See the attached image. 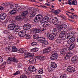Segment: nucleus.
I'll list each match as a JSON object with an SVG mask.
<instances>
[{"label": "nucleus", "mask_w": 78, "mask_h": 78, "mask_svg": "<svg viewBox=\"0 0 78 78\" xmlns=\"http://www.w3.org/2000/svg\"><path fill=\"white\" fill-rule=\"evenodd\" d=\"M34 20L35 22H40L42 24V25L44 28H47V27L50 25L47 22H43L42 21V16L40 14L36 15Z\"/></svg>", "instance_id": "obj_1"}, {"label": "nucleus", "mask_w": 78, "mask_h": 78, "mask_svg": "<svg viewBox=\"0 0 78 78\" xmlns=\"http://www.w3.org/2000/svg\"><path fill=\"white\" fill-rule=\"evenodd\" d=\"M28 12L25 11L22 13L21 15L20 16H17L15 17V19L17 21L22 20H25L27 19V18L26 17V16L28 14Z\"/></svg>", "instance_id": "obj_2"}, {"label": "nucleus", "mask_w": 78, "mask_h": 78, "mask_svg": "<svg viewBox=\"0 0 78 78\" xmlns=\"http://www.w3.org/2000/svg\"><path fill=\"white\" fill-rule=\"evenodd\" d=\"M31 24L30 23H27L23 25V27L24 30H28L31 28Z\"/></svg>", "instance_id": "obj_3"}, {"label": "nucleus", "mask_w": 78, "mask_h": 78, "mask_svg": "<svg viewBox=\"0 0 78 78\" xmlns=\"http://www.w3.org/2000/svg\"><path fill=\"white\" fill-rule=\"evenodd\" d=\"M34 54L33 53H25L24 55L26 57H28V58H34Z\"/></svg>", "instance_id": "obj_4"}, {"label": "nucleus", "mask_w": 78, "mask_h": 78, "mask_svg": "<svg viewBox=\"0 0 78 78\" xmlns=\"http://www.w3.org/2000/svg\"><path fill=\"white\" fill-rule=\"evenodd\" d=\"M51 60H56L58 58V54L55 53L53 54L50 58Z\"/></svg>", "instance_id": "obj_5"}, {"label": "nucleus", "mask_w": 78, "mask_h": 78, "mask_svg": "<svg viewBox=\"0 0 78 78\" xmlns=\"http://www.w3.org/2000/svg\"><path fill=\"white\" fill-rule=\"evenodd\" d=\"M51 22L54 25H58L59 23V21L57 17L53 18Z\"/></svg>", "instance_id": "obj_6"}, {"label": "nucleus", "mask_w": 78, "mask_h": 78, "mask_svg": "<svg viewBox=\"0 0 78 78\" xmlns=\"http://www.w3.org/2000/svg\"><path fill=\"white\" fill-rule=\"evenodd\" d=\"M18 35L20 37H24L25 35H26V31L25 30L20 31L19 32Z\"/></svg>", "instance_id": "obj_7"}, {"label": "nucleus", "mask_w": 78, "mask_h": 78, "mask_svg": "<svg viewBox=\"0 0 78 78\" xmlns=\"http://www.w3.org/2000/svg\"><path fill=\"white\" fill-rule=\"evenodd\" d=\"M60 38L63 39V40H65V39H69L70 38V33H68L67 34L65 35L64 36Z\"/></svg>", "instance_id": "obj_8"}, {"label": "nucleus", "mask_w": 78, "mask_h": 78, "mask_svg": "<svg viewBox=\"0 0 78 78\" xmlns=\"http://www.w3.org/2000/svg\"><path fill=\"white\" fill-rule=\"evenodd\" d=\"M7 17V14L5 13H2L0 15V19L1 20H5Z\"/></svg>", "instance_id": "obj_9"}, {"label": "nucleus", "mask_w": 78, "mask_h": 78, "mask_svg": "<svg viewBox=\"0 0 78 78\" xmlns=\"http://www.w3.org/2000/svg\"><path fill=\"white\" fill-rule=\"evenodd\" d=\"M72 34H70V38L69 39V40L68 41V43H73L75 41V39H76V37H72L71 38V36H72Z\"/></svg>", "instance_id": "obj_10"}, {"label": "nucleus", "mask_w": 78, "mask_h": 78, "mask_svg": "<svg viewBox=\"0 0 78 78\" xmlns=\"http://www.w3.org/2000/svg\"><path fill=\"white\" fill-rule=\"evenodd\" d=\"M16 24H10L8 25V28L9 29V30H14Z\"/></svg>", "instance_id": "obj_11"}, {"label": "nucleus", "mask_w": 78, "mask_h": 78, "mask_svg": "<svg viewBox=\"0 0 78 78\" xmlns=\"http://www.w3.org/2000/svg\"><path fill=\"white\" fill-rule=\"evenodd\" d=\"M78 60V57L77 55H75L73 56L71 59L72 62L74 63H76Z\"/></svg>", "instance_id": "obj_12"}, {"label": "nucleus", "mask_w": 78, "mask_h": 78, "mask_svg": "<svg viewBox=\"0 0 78 78\" xmlns=\"http://www.w3.org/2000/svg\"><path fill=\"white\" fill-rule=\"evenodd\" d=\"M67 70V71L70 72H74L75 71V69L71 66H68Z\"/></svg>", "instance_id": "obj_13"}, {"label": "nucleus", "mask_w": 78, "mask_h": 78, "mask_svg": "<svg viewBox=\"0 0 78 78\" xmlns=\"http://www.w3.org/2000/svg\"><path fill=\"white\" fill-rule=\"evenodd\" d=\"M28 69L30 71L32 72H35L37 70L35 66H30L29 67Z\"/></svg>", "instance_id": "obj_14"}, {"label": "nucleus", "mask_w": 78, "mask_h": 78, "mask_svg": "<svg viewBox=\"0 0 78 78\" xmlns=\"http://www.w3.org/2000/svg\"><path fill=\"white\" fill-rule=\"evenodd\" d=\"M37 40L38 42L44 43L45 41V38L43 37H40L37 39Z\"/></svg>", "instance_id": "obj_15"}, {"label": "nucleus", "mask_w": 78, "mask_h": 78, "mask_svg": "<svg viewBox=\"0 0 78 78\" xmlns=\"http://www.w3.org/2000/svg\"><path fill=\"white\" fill-rule=\"evenodd\" d=\"M36 58L38 60H40L41 61L45 60V56L43 55L37 56H36Z\"/></svg>", "instance_id": "obj_16"}, {"label": "nucleus", "mask_w": 78, "mask_h": 78, "mask_svg": "<svg viewBox=\"0 0 78 78\" xmlns=\"http://www.w3.org/2000/svg\"><path fill=\"white\" fill-rule=\"evenodd\" d=\"M51 50V48H47L44 50L43 52L44 53H49V52H50Z\"/></svg>", "instance_id": "obj_17"}, {"label": "nucleus", "mask_w": 78, "mask_h": 78, "mask_svg": "<svg viewBox=\"0 0 78 78\" xmlns=\"http://www.w3.org/2000/svg\"><path fill=\"white\" fill-rule=\"evenodd\" d=\"M58 29H56V28H54L53 30V34L54 36H56L58 34Z\"/></svg>", "instance_id": "obj_18"}, {"label": "nucleus", "mask_w": 78, "mask_h": 78, "mask_svg": "<svg viewBox=\"0 0 78 78\" xmlns=\"http://www.w3.org/2000/svg\"><path fill=\"white\" fill-rule=\"evenodd\" d=\"M47 37L50 40H53L54 39V36L50 34H47Z\"/></svg>", "instance_id": "obj_19"}, {"label": "nucleus", "mask_w": 78, "mask_h": 78, "mask_svg": "<svg viewBox=\"0 0 78 78\" xmlns=\"http://www.w3.org/2000/svg\"><path fill=\"white\" fill-rule=\"evenodd\" d=\"M56 42L58 44H62L64 43V41L62 40L57 39L56 40Z\"/></svg>", "instance_id": "obj_20"}, {"label": "nucleus", "mask_w": 78, "mask_h": 78, "mask_svg": "<svg viewBox=\"0 0 78 78\" xmlns=\"http://www.w3.org/2000/svg\"><path fill=\"white\" fill-rule=\"evenodd\" d=\"M75 44L73 43V44H72L70 45V46L68 47V50H69V51H70V50H73V48H75Z\"/></svg>", "instance_id": "obj_21"}, {"label": "nucleus", "mask_w": 78, "mask_h": 78, "mask_svg": "<svg viewBox=\"0 0 78 78\" xmlns=\"http://www.w3.org/2000/svg\"><path fill=\"white\" fill-rule=\"evenodd\" d=\"M36 59L34 58H30L29 60V62L30 64H34L36 62Z\"/></svg>", "instance_id": "obj_22"}, {"label": "nucleus", "mask_w": 78, "mask_h": 78, "mask_svg": "<svg viewBox=\"0 0 78 78\" xmlns=\"http://www.w3.org/2000/svg\"><path fill=\"white\" fill-rule=\"evenodd\" d=\"M67 28V25L65 24H62L60 26V30H66Z\"/></svg>", "instance_id": "obj_23"}, {"label": "nucleus", "mask_w": 78, "mask_h": 78, "mask_svg": "<svg viewBox=\"0 0 78 78\" xmlns=\"http://www.w3.org/2000/svg\"><path fill=\"white\" fill-rule=\"evenodd\" d=\"M66 54V49L64 48L60 51V54L62 55H64Z\"/></svg>", "instance_id": "obj_24"}, {"label": "nucleus", "mask_w": 78, "mask_h": 78, "mask_svg": "<svg viewBox=\"0 0 78 78\" xmlns=\"http://www.w3.org/2000/svg\"><path fill=\"white\" fill-rule=\"evenodd\" d=\"M51 67L54 69L57 67V64L54 62H51Z\"/></svg>", "instance_id": "obj_25"}, {"label": "nucleus", "mask_w": 78, "mask_h": 78, "mask_svg": "<svg viewBox=\"0 0 78 78\" xmlns=\"http://www.w3.org/2000/svg\"><path fill=\"white\" fill-rule=\"evenodd\" d=\"M73 55V53L71 51L68 52L66 55V57H71Z\"/></svg>", "instance_id": "obj_26"}, {"label": "nucleus", "mask_w": 78, "mask_h": 78, "mask_svg": "<svg viewBox=\"0 0 78 78\" xmlns=\"http://www.w3.org/2000/svg\"><path fill=\"white\" fill-rule=\"evenodd\" d=\"M60 10L58 9L57 10H55L52 11V12L54 14H55V15H58V14H59V12Z\"/></svg>", "instance_id": "obj_27"}, {"label": "nucleus", "mask_w": 78, "mask_h": 78, "mask_svg": "<svg viewBox=\"0 0 78 78\" xmlns=\"http://www.w3.org/2000/svg\"><path fill=\"white\" fill-rule=\"evenodd\" d=\"M15 14H16V10L15 9H12L9 12L10 15H14Z\"/></svg>", "instance_id": "obj_28"}, {"label": "nucleus", "mask_w": 78, "mask_h": 78, "mask_svg": "<svg viewBox=\"0 0 78 78\" xmlns=\"http://www.w3.org/2000/svg\"><path fill=\"white\" fill-rule=\"evenodd\" d=\"M12 50L13 52H16L19 51V49L17 48L16 47L13 46L12 48Z\"/></svg>", "instance_id": "obj_29"}, {"label": "nucleus", "mask_w": 78, "mask_h": 78, "mask_svg": "<svg viewBox=\"0 0 78 78\" xmlns=\"http://www.w3.org/2000/svg\"><path fill=\"white\" fill-rule=\"evenodd\" d=\"M66 34V33H65V31L61 32L60 34L59 37H60V38H61V37H62L64 36H65Z\"/></svg>", "instance_id": "obj_30"}, {"label": "nucleus", "mask_w": 78, "mask_h": 78, "mask_svg": "<svg viewBox=\"0 0 78 78\" xmlns=\"http://www.w3.org/2000/svg\"><path fill=\"white\" fill-rule=\"evenodd\" d=\"M20 28V27L19 26L15 25V30L16 31H18L19 30Z\"/></svg>", "instance_id": "obj_31"}, {"label": "nucleus", "mask_w": 78, "mask_h": 78, "mask_svg": "<svg viewBox=\"0 0 78 78\" xmlns=\"http://www.w3.org/2000/svg\"><path fill=\"white\" fill-rule=\"evenodd\" d=\"M49 19V18L48 16H45L44 18H43L42 19V21L44 22H47Z\"/></svg>", "instance_id": "obj_32"}, {"label": "nucleus", "mask_w": 78, "mask_h": 78, "mask_svg": "<svg viewBox=\"0 0 78 78\" xmlns=\"http://www.w3.org/2000/svg\"><path fill=\"white\" fill-rule=\"evenodd\" d=\"M24 37H25L26 39H30L31 38V37L30 35H29L28 34H26V35L24 36Z\"/></svg>", "instance_id": "obj_33"}, {"label": "nucleus", "mask_w": 78, "mask_h": 78, "mask_svg": "<svg viewBox=\"0 0 78 78\" xmlns=\"http://www.w3.org/2000/svg\"><path fill=\"white\" fill-rule=\"evenodd\" d=\"M48 44V41L47 40H45L43 44V45L44 47H45Z\"/></svg>", "instance_id": "obj_34"}, {"label": "nucleus", "mask_w": 78, "mask_h": 78, "mask_svg": "<svg viewBox=\"0 0 78 78\" xmlns=\"http://www.w3.org/2000/svg\"><path fill=\"white\" fill-rule=\"evenodd\" d=\"M38 36H39V35H38V34H34L33 36V38H34V39H37V38H39Z\"/></svg>", "instance_id": "obj_35"}, {"label": "nucleus", "mask_w": 78, "mask_h": 78, "mask_svg": "<svg viewBox=\"0 0 78 78\" xmlns=\"http://www.w3.org/2000/svg\"><path fill=\"white\" fill-rule=\"evenodd\" d=\"M77 3L76 0H74L73 1H72V5H76Z\"/></svg>", "instance_id": "obj_36"}, {"label": "nucleus", "mask_w": 78, "mask_h": 78, "mask_svg": "<svg viewBox=\"0 0 78 78\" xmlns=\"http://www.w3.org/2000/svg\"><path fill=\"white\" fill-rule=\"evenodd\" d=\"M14 57H9L8 60H7V61H13Z\"/></svg>", "instance_id": "obj_37"}, {"label": "nucleus", "mask_w": 78, "mask_h": 78, "mask_svg": "<svg viewBox=\"0 0 78 78\" xmlns=\"http://www.w3.org/2000/svg\"><path fill=\"white\" fill-rule=\"evenodd\" d=\"M36 33H40V34H41V33H42V31H41V30L40 29H37Z\"/></svg>", "instance_id": "obj_38"}, {"label": "nucleus", "mask_w": 78, "mask_h": 78, "mask_svg": "<svg viewBox=\"0 0 78 78\" xmlns=\"http://www.w3.org/2000/svg\"><path fill=\"white\" fill-rule=\"evenodd\" d=\"M20 78H27V75L25 74H22L20 76Z\"/></svg>", "instance_id": "obj_39"}, {"label": "nucleus", "mask_w": 78, "mask_h": 78, "mask_svg": "<svg viewBox=\"0 0 78 78\" xmlns=\"http://www.w3.org/2000/svg\"><path fill=\"white\" fill-rule=\"evenodd\" d=\"M61 78H67V75L66 74H63L60 76Z\"/></svg>", "instance_id": "obj_40"}, {"label": "nucleus", "mask_w": 78, "mask_h": 78, "mask_svg": "<svg viewBox=\"0 0 78 78\" xmlns=\"http://www.w3.org/2000/svg\"><path fill=\"white\" fill-rule=\"evenodd\" d=\"M36 12H34L30 15V17H34V16L36 15Z\"/></svg>", "instance_id": "obj_41"}, {"label": "nucleus", "mask_w": 78, "mask_h": 78, "mask_svg": "<svg viewBox=\"0 0 78 78\" xmlns=\"http://www.w3.org/2000/svg\"><path fill=\"white\" fill-rule=\"evenodd\" d=\"M3 4L4 6H8V5H10V3L9 2H6L5 3H3Z\"/></svg>", "instance_id": "obj_42"}, {"label": "nucleus", "mask_w": 78, "mask_h": 78, "mask_svg": "<svg viewBox=\"0 0 78 78\" xmlns=\"http://www.w3.org/2000/svg\"><path fill=\"white\" fill-rule=\"evenodd\" d=\"M33 49L34 52H36V51H37L39 50V48H33Z\"/></svg>", "instance_id": "obj_43"}, {"label": "nucleus", "mask_w": 78, "mask_h": 78, "mask_svg": "<svg viewBox=\"0 0 78 78\" xmlns=\"http://www.w3.org/2000/svg\"><path fill=\"white\" fill-rule=\"evenodd\" d=\"M10 6L11 9H15V4H12Z\"/></svg>", "instance_id": "obj_44"}, {"label": "nucleus", "mask_w": 78, "mask_h": 78, "mask_svg": "<svg viewBox=\"0 0 78 78\" xmlns=\"http://www.w3.org/2000/svg\"><path fill=\"white\" fill-rule=\"evenodd\" d=\"M42 73H43V70H42V69H41L38 71L39 74H40V75H41V74H42Z\"/></svg>", "instance_id": "obj_45"}, {"label": "nucleus", "mask_w": 78, "mask_h": 78, "mask_svg": "<svg viewBox=\"0 0 78 78\" xmlns=\"http://www.w3.org/2000/svg\"><path fill=\"white\" fill-rule=\"evenodd\" d=\"M13 61V62H17L19 61V60L17 58H16L15 57H14Z\"/></svg>", "instance_id": "obj_46"}, {"label": "nucleus", "mask_w": 78, "mask_h": 78, "mask_svg": "<svg viewBox=\"0 0 78 78\" xmlns=\"http://www.w3.org/2000/svg\"><path fill=\"white\" fill-rule=\"evenodd\" d=\"M18 74H20V71H17L15 73H13L14 75H16Z\"/></svg>", "instance_id": "obj_47"}, {"label": "nucleus", "mask_w": 78, "mask_h": 78, "mask_svg": "<svg viewBox=\"0 0 78 78\" xmlns=\"http://www.w3.org/2000/svg\"><path fill=\"white\" fill-rule=\"evenodd\" d=\"M36 28H34L33 29H32V32L33 33H36Z\"/></svg>", "instance_id": "obj_48"}, {"label": "nucleus", "mask_w": 78, "mask_h": 78, "mask_svg": "<svg viewBox=\"0 0 78 78\" xmlns=\"http://www.w3.org/2000/svg\"><path fill=\"white\" fill-rule=\"evenodd\" d=\"M14 37L13 36H12V35H9V39H14Z\"/></svg>", "instance_id": "obj_49"}, {"label": "nucleus", "mask_w": 78, "mask_h": 78, "mask_svg": "<svg viewBox=\"0 0 78 78\" xmlns=\"http://www.w3.org/2000/svg\"><path fill=\"white\" fill-rule=\"evenodd\" d=\"M36 44H37V43L35 41H33L31 43V45L32 46L35 45H36Z\"/></svg>", "instance_id": "obj_50"}, {"label": "nucleus", "mask_w": 78, "mask_h": 78, "mask_svg": "<svg viewBox=\"0 0 78 78\" xmlns=\"http://www.w3.org/2000/svg\"><path fill=\"white\" fill-rule=\"evenodd\" d=\"M18 51H19L21 53H23L24 52L23 50L21 48H20L19 50H18Z\"/></svg>", "instance_id": "obj_51"}, {"label": "nucleus", "mask_w": 78, "mask_h": 78, "mask_svg": "<svg viewBox=\"0 0 78 78\" xmlns=\"http://www.w3.org/2000/svg\"><path fill=\"white\" fill-rule=\"evenodd\" d=\"M35 76L36 78H41V76L40 75H35Z\"/></svg>", "instance_id": "obj_52"}, {"label": "nucleus", "mask_w": 78, "mask_h": 78, "mask_svg": "<svg viewBox=\"0 0 78 78\" xmlns=\"http://www.w3.org/2000/svg\"><path fill=\"white\" fill-rule=\"evenodd\" d=\"M67 44L66 45V46H67L68 47H69L71 43H68V41L67 42Z\"/></svg>", "instance_id": "obj_53"}, {"label": "nucleus", "mask_w": 78, "mask_h": 78, "mask_svg": "<svg viewBox=\"0 0 78 78\" xmlns=\"http://www.w3.org/2000/svg\"><path fill=\"white\" fill-rule=\"evenodd\" d=\"M18 68H21V67H22V64H20L18 65Z\"/></svg>", "instance_id": "obj_54"}, {"label": "nucleus", "mask_w": 78, "mask_h": 78, "mask_svg": "<svg viewBox=\"0 0 78 78\" xmlns=\"http://www.w3.org/2000/svg\"><path fill=\"white\" fill-rule=\"evenodd\" d=\"M48 69L49 72H51V71H52V69H51V68L50 67H49L48 68Z\"/></svg>", "instance_id": "obj_55"}, {"label": "nucleus", "mask_w": 78, "mask_h": 78, "mask_svg": "<svg viewBox=\"0 0 78 78\" xmlns=\"http://www.w3.org/2000/svg\"><path fill=\"white\" fill-rule=\"evenodd\" d=\"M5 9V7H1L0 6V10L2 11V10H3L4 9Z\"/></svg>", "instance_id": "obj_56"}, {"label": "nucleus", "mask_w": 78, "mask_h": 78, "mask_svg": "<svg viewBox=\"0 0 78 78\" xmlns=\"http://www.w3.org/2000/svg\"><path fill=\"white\" fill-rule=\"evenodd\" d=\"M4 33L5 34H8V30H5L4 31Z\"/></svg>", "instance_id": "obj_57"}, {"label": "nucleus", "mask_w": 78, "mask_h": 78, "mask_svg": "<svg viewBox=\"0 0 78 78\" xmlns=\"http://www.w3.org/2000/svg\"><path fill=\"white\" fill-rule=\"evenodd\" d=\"M68 4L69 5H72V2H68Z\"/></svg>", "instance_id": "obj_58"}, {"label": "nucleus", "mask_w": 78, "mask_h": 78, "mask_svg": "<svg viewBox=\"0 0 78 78\" xmlns=\"http://www.w3.org/2000/svg\"><path fill=\"white\" fill-rule=\"evenodd\" d=\"M62 18H63V19H64V20H66V16H63Z\"/></svg>", "instance_id": "obj_59"}, {"label": "nucleus", "mask_w": 78, "mask_h": 78, "mask_svg": "<svg viewBox=\"0 0 78 78\" xmlns=\"http://www.w3.org/2000/svg\"><path fill=\"white\" fill-rule=\"evenodd\" d=\"M3 61V58L0 59V62H2Z\"/></svg>", "instance_id": "obj_60"}, {"label": "nucleus", "mask_w": 78, "mask_h": 78, "mask_svg": "<svg viewBox=\"0 0 78 78\" xmlns=\"http://www.w3.org/2000/svg\"><path fill=\"white\" fill-rule=\"evenodd\" d=\"M41 6L43 8H47V7L45 6L42 5Z\"/></svg>", "instance_id": "obj_61"}, {"label": "nucleus", "mask_w": 78, "mask_h": 78, "mask_svg": "<svg viewBox=\"0 0 78 78\" xmlns=\"http://www.w3.org/2000/svg\"><path fill=\"white\" fill-rule=\"evenodd\" d=\"M31 52H33V53H34V49L33 48L31 49Z\"/></svg>", "instance_id": "obj_62"}, {"label": "nucleus", "mask_w": 78, "mask_h": 78, "mask_svg": "<svg viewBox=\"0 0 78 78\" xmlns=\"http://www.w3.org/2000/svg\"><path fill=\"white\" fill-rule=\"evenodd\" d=\"M45 5H47V6H50V5L49 4H48V3H46L45 4Z\"/></svg>", "instance_id": "obj_63"}, {"label": "nucleus", "mask_w": 78, "mask_h": 78, "mask_svg": "<svg viewBox=\"0 0 78 78\" xmlns=\"http://www.w3.org/2000/svg\"><path fill=\"white\" fill-rule=\"evenodd\" d=\"M17 8V4H15V9Z\"/></svg>", "instance_id": "obj_64"}]
</instances>
